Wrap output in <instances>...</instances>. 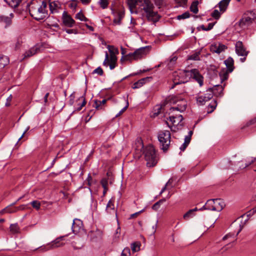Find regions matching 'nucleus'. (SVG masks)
<instances>
[{"label": "nucleus", "mask_w": 256, "mask_h": 256, "mask_svg": "<svg viewBox=\"0 0 256 256\" xmlns=\"http://www.w3.org/2000/svg\"><path fill=\"white\" fill-rule=\"evenodd\" d=\"M64 236H60L56 238L55 240H53L50 244V249L56 248L58 247H60L64 246V244L60 242L63 239Z\"/></svg>", "instance_id": "nucleus-24"}, {"label": "nucleus", "mask_w": 256, "mask_h": 256, "mask_svg": "<svg viewBox=\"0 0 256 256\" xmlns=\"http://www.w3.org/2000/svg\"><path fill=\"white\" fill-rule=\"evenodd\" d=\"M123 60L130 61L134 60V55H133V52L129 53L128 54L126 55L125 56H122L121 60Z\"/></svg>", "instance_id": "nucleus-40"}, {"label": "nucleus", "mask_w": 256, "mask_h": 256, "mask_svg": "<svg viewBox=\"0 0 256 256\" xmlns=\"http://www.w3.org/2000/svg\"><path fill=\"white\" fill-rule=\"evenodd\" d=\"M182 76L190 75V77L196 81L201 86L203 85L204 77L200 74L199 71L196 68L190 70H184L180 74Z\"/></svg>", "instance_id": "nucleus-6"}, {"label": "nucleus", "mask_w": 256, "mask_h": 256, "mask_svg": "<svg viewBox=\"0 0 256 256\" xmlns=\"http://www.w3.org/2000/svg\"><path fill=\"white\" fill-rule=\"evenodd\" d=\"M101 184L104 189H106L108 186V181L106 179H102L101 180Z\"/></svg>", "instance_id": "nucleus-52"}, {"label": "nucleus", "mask_w": 256, "mask_h": 256, "mask_svg": "<svg viewBox=\"0 0 256 256\" xmlns=\"http://www.w3.org/2000/svg\"><path fill=\"white\" fill-rule=\"evenodd\" d=\"M231 0H222L218 4L220 10L223 13L224 12Z\"/></svg>", "instance_id": "nucleus-28"}, {"label": "nucleus", "mask_w": 256, "mask_h": 256, "mask_svg": "<svg viewBox=\"0 0 256 256\" xmlns=\"http://www.w3.org/2000/svg\"><path fill=\"white\" fill-rule=\"evenodd\" d=\"M12 95L10 94L6 99V106H9L10 105V102L12 100Z\"/></svg>", "instance_id": "nucleus-51"}, {"label": "nucleus", "mask_w": 256, "mask_h": 256, "mask_svg": "<svg viewBox=\"0 0 256 256\" xmlns=\"http://www.w3.org/2000/svg\"><path fill=\"white\" fill-rule=\"evenodd\" d=\"M112 14L114 16L113 20L114 23L116 24H120L122 20L124 17V12L120 11L114 12L112 9Z\"/></svg>", "instance_id": "nucleus-18"}, {"label": "nucleus", "mask_w": 256, "mask_h": 256, "mask_svg": "<svg viewBox=\"0 0 256 256\" xmlns=\"http://www.w3.org/2000/svg\"><path fill=\"white\" fill-rule=\"evenodd\" d=\"M254 12V14L252 16H254L253 18H251L250 16H244L243 17L240 22V24L241 26H244L246 25H249L250 24H252V21L254 20V19L256 18V10H255L254 12L252 11L250 12V13Z\"/></svg>", "instance_id": "nucleus-17"}, {"label": "nucleus", "mask_w": 256, "mask_h": 256, "mask_svg": "<svg viewBox=\"0 0 256 256\" xmlns=\"http://www.w3.org/2000/svg\"><path fill=\"white\" fill-rule=\"evenodd\" d=\"M38 50H40V48L36 46L30 48L24 54V58H29L34 56L36 54Z\"/></svg>", "instance_id": "nucleus-27"}, {"label": "nucleus", "mask_w": 256, "mask_h": 256, "mask_svg": "<svg viewBox=\"0 0 256 256\" xmlns=\"http://www.w3.org/2000/svg\"><path fill=\"white\" fill-rule=\"evenodd\" d=\"M100 102V100H94V106L97 110H100L103 109L102 105V104H100L97 102Z\"/></svg>", "instance_id": "nucleus-49"}, {"label": "nucleus", "mask_w": 256, "mask_h": 256, "mask_svg": "<svg viewBox=\"0 0 256 256\" xmlns=\"http://www.w3.org/2000/svg\"><path fill=\"white\" fill-rule=\"evenodd\" d=\"M74 96L72 94L70 96V100H69V104L70 105H72L74 103Z\"/></svg>", "instance_id": "nucleus-57"}, {"label": "nucleus", "mask_w": 256, "mask_h": 256, "mask_svg": "<svg viewBox=\"0 0 256 256\" xmlns=\"http://www.w3.org/2000/svg\"><path fill=\"white\" fill-rule=\"evenodd\" d=\"M146 47H142L136 50L134 52V60L140 59L146 54Z\"/></svg>", "instance_id": "nucleus-25"}, {"label": "nucleus", "mask_w": 256, "mask_h": 256, "mask_svg": "<svg viewBox=\"0 0 256 256\" xmlns=\"http://www.w3.org/2000/svg\"><path fill=\"white\" fill-rule=\"evenodd\" d=\"M145 14L146 16L148 21L156 22L160 20V17L158 12H154V10Z\"/></svg>", "instance_id": "nucleus-15"}, {"label": "nucleus", "mask_w": 256, "mask_h": 256, "mask_svg": "<svg viewBox=\"0 0 256 256\" xmlns=\"http://www.w3.org/2000/svg\"><path fill=\"white\" fill-rule=\"evenodd\" d=\"M169 120L173 125H176L178 124L182 120L183 118L181 114L176 116L172 115L169 116Z\"/></svg>", "instance_id": "nucleus-26"}, {"label": "nucleus", "mask_w": 256, "mask_h": 256, "mask_svg": "<svg viewBox=\"0 0 256 256\" xmlns=\"http://www.w3.org/2000/svg\"><path fill=\"white\" fill-rule=\"evenodd\" d=\"M211 16L216 20H218L220 16V12L218 10H214Z\"/></svg>", "instance_id": "nucleus-47"}, {"label": "nucleus", "mask_w": 256, "mask_h": 256, "mask_svg": "<svg viewBox=\"0 0 256 256\" xmlns=\"http://www.w3.org/2000/svg\"><path fill=\"white\" fill-rule=\"evenodd\" d=\"M140 244L138 242H134L131 244V249L133 252H138L140 250Z\"/></svg>", "instance_id": "nucleus-36"}, {"label": "nucleus", "mask_w": 256, "mask_h": 256, "mask_svg": "<svg viewBox=\"0 0 256 256\" xmlns=\"http://www.w3.org/2000/svg\"><path fill=\"white\" fill-rule=\"evenodd\" d=\"M47 2L44 0H33L28 6L30 15L40 20L48 16Z\"/></svg>", "instance_id": "nucleus-1"}, {"label": "nucleus", "mask_w": 256, "mask_h": 256, "mask_svg": "<svg viewBox=\"0 0 256 256\" xmlns=\"http://www.w3.org/2000/svg\"><path fill=\"white\" fill-rule=\"evenodd\" d=\"M224 86L225 84L223 86L218 84L214 86L213 88H210L208 89H210L212 90L213 96L214 95L216 96H222L223 95L224 87Z\"/></svg>", "instance_id": "nucleus-16"}, {"label": "nucleus", "mask_w": 256, "mask_h": 256, "mask_svg": "<svg viewBox=\"0 0 256 256\" xmlns=\"http://www.w3.org/2000/svg\"><path fill=\"white\" fill-rule=\"evenodd\" d=\"M128 100H127L126 106L119 112L118 114H117L116 116H117L118 115H120V114H122V112H124L126 110V108H128Z\"/></svg>", "instance_id": "nucleus-54"}, {"label": "nucleus", "mask_w": 256, "mask_h": 256, "mask_svg": "<svg viewBox=\"0 0 256 256\" xmlns=\"http://www.w3.org/2000/svg\"><path fill=\"white\" fill-rule=\"evenodd\" d=\"M62 20L64 24L70 28L72 27L75 23L74 20L66 11L62 13Z\"/></svg>", "instance_id": "nucleus-11"}, {"label": "nucleus", "mask_w": 256, "mask_h": 256, "mask_svg": "<svg viewBox=\"0 0 256 256\" xmlns=\"http://www.w3.org/2000/svg\"><path fill=\"white\" fill-rule=\"evenodd\" d=\"M12 8L17 7L22 0H4Z\"/></svg>", "instance_id": "nucleus-30"}, {"label": "nucleus", "mask_w": 256, "mask_h": 256, "mask_svg": "<svg viewBox=\"0 0 256 256\" xmlns=\"http://www.w3.org/2000/svg\"><path fill=\"white\" fill-rule=\"evenodd\" d=\"M166 200L165 199L160 200L159 201L156 202L152 206V210H157L160 206V204L161 202H164Z\"/></svg>", "instance_id": "nucleus-45"}, {"label": "nucleus", "mask_w": 256, "mask_h": 256, "mask_svg": "<svg viewBox=\"0 0 256 256\" xmlns=\"http://www.w3.org/2000/svg\"><path fill=\"white\" fill-rule=\"evenodd\" d=\"M130 248L128 247L125 248L121 254V256H130Z\"/></svg>", "instance_id": "nucleus-46"}, {"label": "nucleus", "mask_w": 256, "mask_h": 256, "mask_svg": "<svg viewBox=\"0 0 256 256\" xmlns=\"http://www.w3.org/2000/svg\"><path fill=\"white\" fill-rule=\"evenodd\" d=\"M227 48V46L220 43L212 44L210 48V52L220 54L224 52Z\"/></svg>", "instance_id": "nucleus-13"}, {"label": "nucleus", "mask_w": 256, "mask_h": 256, "mask_svg": "<svg viewBox=\"0 0 256 256\" xmlns=\"http://www.w3.org/2000/svg\"><path fill=\"white\" fill-rule=\"evenodd\" d=\"M236 52L238 56H247L249 51L246 50L242 42L238 41L235 44Z\"/></svg>", "instance_id": "nucleus-10"}, {"label": "nucleus", "mask_w": 256, "mask_h": 256, "mask_svg": "<svg viewBox=\"0 0 256 256\" xmlns=\"http://www.w3.org/2000/svg\"><path fill=\"white\" fill-rule=\"evenodd\" d=\"M10 62L9 58L6 56L0 55V66L4 68Z\"/></svg>", "instance_id": "nucleus-29"}, {"label": "nucleus", "mask_w": 256, "mask_h": 256, "mask_svg": "<svg viewBox=\"0 0 256 256\" xmlns=\"http://www.w3.org/2000/svg\"><path fill=\"white\" fill-rule=\"evenodd\" d=\"M174 76H175V78H174V81H173L174 84L171 87L172 89L174 88L176 85L181 84H184L188 82V80H183L182 78L177 80L176 74H174Z\"/></svg>", "instance_id": "nucleus-33"}, {"label": "nucleus", "mask_w": 256, "mask_h": 256, "mask_svg": "<svg viewBox=\"0 0 256 256\" xmlns=\"http://www.w3.org/2000/svg\"><path fill=\"white\" fill-rule=\"evenodd\" d=\"M14 17V14L10 13L9 16H5L3 15L0 16V22L6 24V27L10 26L12 23V19Z\"/></svg>", "instance_id": "nucleus-23"}, {"label": "nucleus", "mask_w": 256, "mask_h": 256, "mask_svg": "<svg viewBox=\"0 0 256 256\" xmlns=\"http://www.w3.org/2000/svg\"><path fill=\"white\" fill-rule=\"evenodd\" d=\"M234 236V234H227L225 236H224L223 237L222 240H227L230 238H232Z\"/></svg>", "instance_id": "nucleus-60"}, {"label": "nucleus", "mask_w": 256, "mask_h": 256, "mask_svg": "<svg viewBox=\"0 0 256 256\" xmlns=\"http://www.w3.org/2000/svg\"><path fill=\"white\" fill-rule=\"evenodd\" d=\"M107 48L109 52H110V54H114L116 56V54H118V50L117 48H116L113 46H108Z\"/></svg>", "instance_id": "nucleus-37"}, {"label": "nucleus", "mask_w": 256, "mask_h": 256, "mask_svg": "<svg viewBox=\"0 0 256 256\" xmlns=\"http://www.w3.org/2000/svg\"><path fill=\"white\" fill-rule=\"evenodd\" d=\"M24 208H25V206L24 205H21L18 207L15 208L14 209L12 210H10L9 208H6V211L8 212L12 213V212H16L18 210H23Z\"/></svg>", "instance_id": "nucleus-42"}, {"label": "nucleus", "mask_w": 256, "mask_h": 256, "mask_svg": "<svg viewBox=\"0 0 256 256\" xmlns=\"http://www.w3.org/2000/svg\"><path fill=\"white\" fill-rule=\"evenodd\" d=\"M213 97L212 92L210 89H208L204 93L198 94L196 96L197 103L199 105H204L206 102Z\"/></svg>", "instance_id": "nucleus-7"}, {"label": "nucleus", "mask_w": 256, "mask_h": 256, "mask_svg": "<svg viewBox=\"0 0 256 256\" xmlns=\"http://www.w3.org/2000/svg\"><path fill=\"white\" fill-rule=\"evenodd\" d=\"M198 0H195L192 2L190 6V10L194 14H197L198 12Z\"/></svg>", "instance_id": "nucleus-32"}, {"label": "nucleus", "mask_w": 256, "mask_h": 256, "mask_svg": "<svg viewBox=\"0 0 256 256\" xmlns=\"http://www.w3.org/2000/svg\"><path fill=\"white\" fill-rule=\"evenodd\" d=\"M210 208H211V207L210 206V204H208V200L207 202H206V204H205V205H204L202 208L200 209V210H211Z\"/></svg>", "instance_id": "nucleus-53"}, {"label": "nucleus", "mask_w": 256, "mask_h": 256, "mask_svg": "<svg viewBox=\"0 0 256 256\" xmlns=\"http://www.w3.org/2000/svg\"><path fill=\"white\" fill-rule=\"evenodd\" d=\"M92 180V178L90 174H88V176L87 179H86V181L88 182V184L89 186H90V185H91L90 181Z\"/></svg>", "instance_id": "nucleus-61"}, {"label": "nucleus", "mask_w": 256, "mask_h": 256, "mask_svg": "<svg viewBox=\"0 0 256 256\" xmlns=\"http://www.w3.org/2000/svg\"><path fill=\"white\" fill-rule=\"evenodd\" d=\"M188 145V144L184 142V144L180 147V150L182 151H184Z\"/></svg>", "instance_id": "nucleus-62"}, {"label": "nucleus", "mask_w": 256, "mask_h": 256, "mask_svg": "<svg viewBox=\"0 0 256 256\" xmlns=\"http://www.w3.org/2000/svg\"><path fill=\"white\" fill-rule=\"evenodd\" d=\"M191 140V138L190 137V136H186L184 138V142L185 143H186L188 144H189Z\"/></svg>", "instance_id": "nucleus-63"}, {"label": "nucleus", "mask_w": 256, "mask_h": 256, "mask_svg": "<svg viewBox=\"0 0 256 256\" xmlns=\"http://www.w3.org/2000/svg\"><path fill=\"white\" fill-rule=\"evenodd\" d=\"M217 102L216 100H212L208 106V113L212 112L216 108Z\"/></svg>", "instance_id": "nucleus-34"}, {"label": "nucleus", "mask_w": 256, "mask_h": 256, "mask_svg": "<svg viewBox=\"0 0 256 256\" xmlns=\"http://www.w3.org/2000/svg\"><path fill=\"white\" fill-rule=\"evenodd\" d=\"M117 61V58L116 56L110 54V59L109 60V56L107 52H106L105 60L103 62V65L108 66V64L110 66V70H113L116 66V64Z\"/></svg>", "instance_id": "nucleus-9"}, {"label": "nucleus", "mask_w": 256, "mask_h": 256, "mask_svg": "<svg viewBox=\"0 0 256 256\" xmlns=\"http://www.w3.org/2000/svg\"><path fill=\"white\" fill-rule=\"evenodd\" d=\"M194 216L195 213H194L192 210H190L184 215L183 218L184 220H188L193 218Z\"/></svg>", "instance_id": "nucleus-38"}, {"label": "nucleus", "mask_w": 256, "mask_h": 256, "mask_svg": "<svg viewBox=\"0 0 256 256\" xmlns=\"http://www.w3.org/2000/svg\"><path fill=\"white\" fill-rule=\"evenodd\" d=\"M78 100L82 101V104H80V106L76 108V110H78V111L82 109V108L86 104V100L85 99V97L84 96H80L78 98Z\"/></svg>", "instance_id": "nucleus-41"}, {"label": "nucleus", "mask_w": 256, "mask_h": 256, "mask_svg": "<svg viewBox=\"0 0 256 256\" xmlns=\"http://www.w3.org/2000/svg\"><path fill=\"white\" fill-rule=\"evenodd\" d=\"M98 3L102 9L106 8L109 4L108 0H100Z\"/></svg>", "instance_id": "nucleus-39"}, {"label": "nucleus", "mask_w": 256, "mask_h": 256, "mask_svg": "<svg viewBox=\"0 0 256 256\" xmlns=\"http://www.w3.org/2000/svg\"><path fill=\"white\" fill-rule=\"evenodd\" d=\"M65 31L66 33L68 34H71L73 33L76 34V30L73 29H66Z\"/></svg>", "instance_id": "nucleus-58"}, {"label": "nucleus", "mask_w": 256, "mask_h": 256, "mask_svg": "<svg viewBox=\"0 0 256 256\" xmlns=\"http://www.w3.org/2000/svg\"><path fill=\"white\" fill-rule=\"evenodd\" d=\"M140 7L146 13L154 8L153 4L150 0H140Z\"/></svg>", "instance_id": "nucleus-12"}, {"label": "nucleus", "mask_w": 256, "mask_h": 256, "mask_svg": "<svg viewBox=\"0 0 256 256\" xmlns=\"http://www.w3.org/2000/svg\"><path fill=\"white\" fill-rule=\"evenodd\" d=\"M208 204H214L210 208L211 210L217 212L221 211L225 206L224 202L220 198L209 200Z\"/></svg>", "instance_id": "nucleus-8"}, {"label": "nucleus", "mask_w": 256, "mask_h": 256, "mask_svg": "<svg viewBox=\"0 0 256 256\" xmlns=\"http://www.w3.org/2000/svg\"><path fill=\"white\" fill-rule=\"evenodd\" d=\"M168 101L172 104H176L177 106L176 107H172L170 108V112L172 113L174 110H178L180 112H183L186 109L187 102L184 98L182 96H171L169 97Z\"/></svg>", "instance_id": "nucleus-2"}, {"label": "nucleus", "mask_w": 256, "mask_h": 256, "mask_svg": "<svg viewBox=\"0 0 256 256\" xmlns=\"http://www.w3.org/2000/svg\"><path fill=\"white\" fill-rule=\"evenodd\" d=\"M75 18L80 21L87 22L88 20V18L84 16L82 11H80L76 14Z\"/></svg>", "instance_id": "nucleus-35"}, {"label": "nucleus", "mask_w": 256, "mask_h": 256, "mask_svg": "<svg viewBox=\"0 0 256 256\" xmlns=\"http://www.w3.org/2000/svg\"><path fill=\"white\" fill-rule=\"evenodd\" d=\"M200 52H196L191 54L188 57V60H200Z\"/></svg>", "instance_id": "nucleus-43"}, {"label": "nucleus", "mask_w": 256, "mask_h": 256, "mask_svg": "<svg viewBox=\"0 0 256 256\" xmlns=\"http://www.w3.org/2000/svg\"><path fill=\"white\" fill-rule=\"evenodd\" d=\"M152 79V77L148 76L144 78H142L140 79L138 81L134 82L132 86L133 89H136L138 88L142 87L144 84H145L146 82H149L150 80Z\"/></svg>", "instance_id": "nucleus-20"}, {"label": "nucleus", "mask_w": 256, "mask_h": 256, "mask_svg": "<svg viewBox=\"0 0 256 256\" xmlns=\"http://www.w3.org/2000/svg\"><path fill=\"white\" fill-rule=\"evenodd\" d=\"M10 230L12 234L20 232V228L18 224H11L10 226Z\"/></svg>", "instance_id": "nucleus-31"}, {"label": "nucleus", "mask_w": 256, "mask_h": 256, "mask_svg": "<svg viewBox=\"0 0 256 256\" xmlns=\"http://www.w3.org/2000/svg\"><path fill=\"white\" fill-rule=\"evenodd\" d=\"M148 167H152L158 162L156 150L152 146L149 145L145 148L143 152Z\"/></svg>", "instance_id": "nucleus-3"}, {"label": "nucleus", "mask_w": 256, "mask_h": 256, "mask_svg": "<svg viewBox=\"0 0 256 256\" xmlns=\"http://www.w3.org/2000/svg\"><path fill=\"white\" fill-rule=\"evenodd\" d=\"M158 138L161 149L164 152H166L169 148L170 142V131H160Z\"/></svg>", "instance_id": "nucleus-4"}, {"label": "nucleus", "mask_w": 256, "mask_h": 256, "mask_svg": "<svg viewBox=\"0 0 256 256\" xmlns=\"http://www.w3.org/2000/svg\"><path fill=\"white\" fill-rule=\"evenodd\" d=\"M175 1L182 6L186 5L187 2V0H175Z\"/></svg>", "instance_id": "nucleus-55"}, {"label": "nucleus", "mask_w": 256, "mask_h": 256, "mask_svg": "<svg viewBox=\"0 0 256 256\" xmlns=\"http://www.w3.org/2000/svg\"><path fill=\"white\" fill-rule=\"evenodd\" d=\"M190 16V14L188 12H186L182 14L177 16L178 20H182L188 18Z\"/></svg>", "instance_id": "nucleus-44"}, {"label": "nucleus", "mask_w": 256, "mask_h": 256, "mask_svg": "<svg viewBox=\"0 0 256 256\" xmlns=\"http://www.w3.org/2000/svg\"><path fill=\"white\" fill-rule=\"evenodd\" d=\"M140 0H127V4L131 13H136L135 10L136 6H140Z\"/></svg>", "instance_id": "nucleus-19"}, {"label": "nucleus", "mask_w": 256, "mask_h": 256, "mask_svg": "<svg viewBox=\"0 0 256 256\" xmlns=\"http://www.w3.org/2000/svg\"><path fill=\"white\" fill-rule=\"evenodd\" d=\"M224 63L226 68L222 69L219 73L221 82L228 78L229 74L232 72L234 68V60L232 57H228L224 61Z\"/></svg>", "instance_id": "nucleus-5"}, {"label": "nucleus", "mask_w": 256, "mask_h": 256, "mask_svg": "<svg viewBox=\"0 0 256 256\" xmlns=\"http://www.w3.org/2000/svg\"><path fill=\"white\" fill-rule=\"evenodd\" d=\"M82 226V222L80 220L75 218L72 223V230L74 232H78Z\"/></svg>", "instance_id": "nucleus-22"}, {"label": "nucleus", "mask_w": 256, "mask_h": 256, "mask_svg": "<svg viewBox=\"0 0 256 256\" xmlns=\"http://www.w3.org/2000/svg\"><path fill=\"white\" fill-rule=\"evenodd\" d=\"M138 144L140 145V150H142V149L144 148V145H143V144L142 142V140H138Z\"/></svg>", "instance_id": "nucleus-64"}, {"label": "nucleus", "mask_w": 256, "mask_h": 256, "mask_svg": "<svg viewBox=\"0 0 256 256\" xmlns=\"http://www.w3.org/2000/svg\"><path fill=\"white\" fill-rule=\"evenodd\" d=\"M33 208H35L36 210L40 208V203L38 200H34L30 202Z\"/></svg>", "instance_id": "nucleus-48"}, {"label": "nucleus", "mask_w": 256, "mask_h": 256, "mask_svg": "<svg viewBox=\"0 0 256 256\" xmlns=\"http://www.w3.org/2000/svg\"><path fill=\"white\" fill-rule=\"evenodd\" d=\"M106 211L110 214H115L116 218H117V212L114 208V200L110 199L106 207Z\"/></svg>", "instance_id": "nucleus-21"}, {"label": "nucleus", "mask_w": 256, "mask_h": 256, "mask_svg": "<svg viewBox=\"0 0 256 256\" xmlns=\"http://www.w3.org/2000/svg\"><path fill=\"white\" fill-rule=\"evenodd\" d=\"M50 10L52 14L58 13L60 9L61 4L57 0L49 1Z\"/></svg>", "instance_id": "nucleus-14"}, {"label": "nucleus", "mask_w": 256, "mask_h": 256, "mask_svg": "<svg viewBox=\"0 0 256 256\" xmlns=\"http://www.w3.org/2000/svg\"><path fill=\"white\" fill-rule=\"evenodd\" d=\"M92 73L98 74L99 76H102L104 74V72L100 66H99L96 69H95Z\"/></svg>", "instance_id": "nucleus-50"}, {"label": "nucleus", "mask_w": 256, "mask_h": 256, "mask_svg": "<svg viewBox=\"0 0 256 256\" xmlns=\"http://www.w3.org/2000/svg\"><path fill=\"white\" fill-rule=\"evenodd\" d=\"M142 212V210H140V212H135L133 214H132L130 216V218H133L136 216H137L141 212Z\"/></svg>", "instance_id": "nucleus-59"}, {"label": "nucleus", "mask_w": 256, "mask_h": 256, "mask_svg": "<svg viewBox=\"0 0 256 256\" xmlns=\"http://www.w3.org/2000/svg\"><path fill=\"white\" fill-rule=\"evenodd\" d=\"M216 22L209 23L208 24V26L206 28L207 31L212 30L213 28L214 24H216Z\"/></svg>", "instance_id": "nucleus-56"}]
</instances>
